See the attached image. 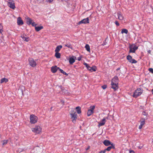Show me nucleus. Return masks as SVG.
<instances>
[{
	"mask_svg": "<svg viewBox=\"0 0 153 153\" xmlns=\"http://www.w3.org/2000/svg\"><path fill=\"white\" fill-rule=\"evenodd\" d=\"M71 119L72 122L75 123L77 119V115L74 110H71L70 113Z\"/></svg>",
	"mask_w": 153,
	"mask_h": 153,
	"instance_id": "nucleus-1",
	"label": "nucleus"
},
{
	"mask_svg": "<svg viewBox=\"0 0 153 153\" xmlns=\"http://www.w3.org/2000/svg\"><path fill=\"white\" fill-rule=\"evenodd\" d=\"M31 130L35 134H39L42 132V128L40 126L36 125L31 128Z\"/></svg>",
	"mask_w": 153,
	"mask_h": 153,
	"instance_id": "nucleus-2",
	"label": "nucleus"
},
{
	"mask_svg": "<svg viewBox=\"0 0 153 153\" xmlns=\"http://www.w3.org/2000/svg\"><path fill=\"white\" fill-rule=\"evenodd\" d=\"M143 90L139 88H137L134 92L133 97L135 98L137 97L138 96L140 95L142 93Z\"/></svg>",
	"mask_w": 153,
	"mask_h": 153,
	"instance_id": "nucleus-3",
	"label": "nucleus"
},
{
	"mask_svg": "<svg viewBox=\"0 0 153 153\" xmlns=\"http://www.w3.org/2000/svg\"><path fill=\"white\" fill-rule=\"evenodd\" d=\"M30 123L31 124H35L38 121V117L34 114L30 115Z\"/></svg>",
	"mask_w": 153,
	"mask_h": 153,
	"instance_id": "nucleus-4",
	"label": "nucleus"
},
{
	"mask_svg": "<svg viewBox=\"0 0 153 153\" xmlns=\"http://www.w3.org/2000/svg\"><path fill=\"white\" fill-rule=\"evenodd\" d=\"M7 2L8 5L10 8L13 9L15 8V3L14 0H8Z\"/></svg>",
	"mask_w": 153,
	"mask_h": 153,
	"instance_id": "nucleus-5",
	"label": "nucleus"
},
{
	"mask_svg": "<svg viewBox=\"0 0 153 153\" xmlns=\"http://www.w3.org/2000/svg\"><path fill=\"white\" fill-rule=\"evenodd\" d=\"M127 59L129 62L131 63H136L137 62V61L134 59H132V56L130 55H128L127 56Z\"/></svg>",
	"mask_w": 153,
	"mask_h": 153,
	"instance_id": "nucleus-6",
	"label": "nucleus"
},
{
	"mask_svg": "<svg viewBox=\"0 0 153 153\" xmlns=\"http://www.w3.org/2000/svg\"><path fill=\"white\" fill-rule=\"evenodd\" d=\"M29 61L30 65L32 67H34L36 66V63L33 59L31 58L29 59Z\"/></svg>",
	"mask_w": 153,
	"mask_h": 153,
	"instance_id": "nucleus-7",
	"label": "nucleus"
},
{
	"mask_svg": "<svg viewBox=\"0 0 153 153\" xmlns=\"http://www.w3.org/2000/svg\"><path fill=\"white\" fill-rule=\"evenodd\" d=\"M89 23V19L88 18H87L86 19H84L81 21H80L78 23L79 24H87Z\"/></svg>",
	"mask_w": 153,
	"mask_h": 153,
	"instance_id": "nucleus-8",
	"label": "nucleus"
},
{
	"mask_svg": "<svg viewBox=\"0 0 153 153\" xmlns=\"http://www.w3.org/2000/svg\"><path fill=\"white\" fill-rule=\"evenodd\" d=\"M76 59V57L74 56H72L69 59V62L70 64H72L75 62Z\"/></svg>",
	"mask_w": 153,
	"mask_h": 153,
	"instance_id": "nucleus-9",
	"label": "nucleus"
},
{
	"mask_svg": "<svg viewBox=\"0 0 153 153\" xmlns=\"http://www.w3.org/2000/svg\"><path fill=\"white\" fill-rule=\"evenodd\" d=\"M59 68L57 67L56 66H53L51 68V70L53 73H56L58 69L59 70Z\"/></svg>",
	"mask_w": 153,
	"mask_h": 153,
	"instance_id": "nucleus-10",
	"label": "nucleus"
},
{
	"mask_svg": "<svg viewBox=\"0 0 153 153\" xmlns=\"http://www.w3.org/2000/svg\"><path fill=\"white\" fill-rule=\"evenodd\" d=\"M118 84L111 82V85L112 88L113 89L114 91L116 90L118 88Z\"/></svg>",
	"mask_w": 153,
	"mask_h": 153,
	"instance_id": "nucleus-11",
	"label": "nucleus"
},
{
	"mask_svg": "<svg viewBox=\"0 0 153 153\" xmlns=\"http://www.w3.org/2000/svg\"><path fill=\"white\" fill-rule=\"evenodd\" d=\"M117 15L118 19L120 20H123L124 18L122 14L120 12H119L117 13Z\"/></svg>",
	"mask_w": 153,
	"mask_h": 153,
	"instance_id": "nucleus-12",
	"label": "nucleus"
},
{
	"mask_svg": "<svg viewBox=\"0 0 153 153\" xmlns=\"http://www.w3.org/2000/svg\"><path fill=\"white\" fill-rule=\"evenodd\" d=\"M147 118V117H145L144 118H141L140 120V124L143 126L145 124V120H146Z\"/></svg>",
	"mask_w": 153,
	"mask_h": 153,
	"instance_id": "nucleus-13",
	"label": "nucleus"
},
{
	"mask_svg": "<svg viewBox=\"0 0 153 153\" xmlns=\"http://www.w3.org/2000/svg\"><path fill=\"white\" fill-rule=\"evenodd\" d=\"M103 143L106 146H108L110 145H111L112 143L109 140H105L103 141Z\"/></svg>",
	"mask_w": 153,
	"mask_h": 153,
	"instance_id": "nucleus-14",
	"label": "nucleus"
},
{
	"mask_svg": "<svg viewBox=\"0 0 153 153\" xmlns=\"http://www.w3.org/2000/svg\"><path fill=\"white\" fill-rule=\"evenodd\" d=\"M27 23L28 25H30L32 23L33 20L29 17H27L26 18Z\"/></svg>",
	"mask_w": 153,
	"mask_h": 153,
	"instance_id": "nucleus-15",
	"label": "nucleus"
},
{
	"mask_svg": "<svg viewBox=\"0 0 153 153\" xmlns=\"http://www.w3.org/2000/svg\"><path fill=\"white\" fill-rule=\"evenodd\" d=\"M17 23L19 25H22L23 24V22L20 17L18 18Z\"/></svg>",
	"mask_w": 153,
	"mask_h": 153,
	"instance_id": "nucleus-16",
	"label": "nucleus"
},
{
	"mask_svg": "<svg viewBox=\"0 0 153 153\" xmlns=\"http://www.w3.org/2000/svg\"><path fill=\"white\" fill-rule=\"evenodd\" d=\"M118 77L117 76L114 77L112 79L111 82H113L114 83L118 84Z\"/></svg>",
	"mask_w": 153,
	"mask_h": 153,
	"instance_id": "nucleus-17",
	"label": "nucleus"
},
{
	"mask_svg": "<svg viewBox=\"0 0 153 153\" xmlns=\"http://www.w3.org/2000/svg\"><path fill=\"white\" fill-rule=\"evenodd\" d=\"M105 118H104L101 121V122L99 123L98 126H101L104 125L105 123Z\"/></svg>",
	"mask_w": 153,
	"mask_h": 153,
	"instance_id": "nucleus-18",
	"label": "nucleus"
},
{
	"mask_svg": "<svg viewBox=\"0 0 153 153\" xmlns=\"http://www.w3.org/2000/svg\"><path fill=\"white\" fill-rule=\"evenodd\" d=\"M111 149H115L114 145L113 143H112V144H111V146H109L108 147L107 149H106L105 150L107 151H109Z\"/></svg>",
	"mask_w": 153,
	"mask_h": 153,
	"instance_id": "nucleus-19",
	"label": "nucleus"
},
{
	"mask_svg": "<svg viewBox=\"0 0 153 153\" xmlns=\"http://www.w3.org/2000/svg\"><path fill=\"white\" fill-rule=\"evenodd\" d=\"M62 46L61 45L57 46L55 50V52H59L60 49L62 48Z\"/></svg>",
	"mask_w": 153,
	"mask_h": 153,
	"instance_id": "nucleus-20",
	"label": "nucleus"
},
{
	"mask_svg": "<svg viewBox=\"0 0 153 153\" xmlns=\"http://www.w3.org/2000/svg\"><path fill=\"white\" fill-rule=\"evenodd\" d=\"M23 40L26 42H28L29 40V37H25L24 35H22L21 36Z\"/></svg>",
	"mask_w": 153,
	"mask_h": 153,
	"instance_id": "nucleus-21",
	"label": "nucleus"
},
{
	"mask_svg": "<svg viewBox=\"0 0 153 153\" xmlns=\"http://www.w3.org/2000/svg\"><path fill=\"white\" fill-rule=\"evenodd\" d=\"M43 27L42 26H38L36 27V26L35 27V29L36 30V31H39L41 30L43 28Z\"/></svg>",
	"mask_w": 153,
	"mask_h": 153,
	"instance_id": "nucleus-22",
	"label": "nucleus"
},
{
	"mask_svg": "<svg viewBox=\"0 0 153 153\" xmlns=\"http://www.w3.org/2000/svg\"><path fill=\"white\" fill-rule=\"evenodd\" d=\"M8 81V79L5 78H4L1 79L0 83H2L3 82H7Z\"/></svg>",
	"mask_w": 153,
	"mask_h": 153,
	"instance_id": "nucleus-23",
	"label": "nucleus"
},
{
	"mask_svg": "<svg viewBox=\"0 0 153 153\" xmlns=\"http://www.w3.org/2000/svg\"><path fill=\"white\" fill-rule=\"evenodd\" d=\"M76 111L77 113L78 114H80L81 113V107L79 106H77L76 108Z\"/></svg>",
	"mask_w": 153,
	"mask_h": 153,
	"instance_id": "nucleus-24",
	"label": "nucleus"
},
{
	"mask_svg": "<svg viewBox=\"0 0 153 153\" xmlns=\"http://www.w3.org/2000/svg\"><path fill=\"white\" fill-rule=\"evenodd\" d=\"M94 113L93 111H92L91 110H88L87 112V114L88 116H90L91 115L93 114Z\"/></svg>",
	"mask_w": 153,
	"mask_h": 153,
	"instance_id": "nucleus-25",
	"label": "nucleus"
},
{
	"mask_svg": "<svg viewBox=\"0 0 153 153\" xmlns=\"http://www.w3.org/2000/svg\"><path fill=\"white\" fill-rule=\"evenodd\" d=\"M55 56L58 59L60 58L61 54L59 52H55Z\"/></svg>",
	"mask_w": 153,
	"mask_h": 153,
	"instance_id": "nucleus-26",
	"label": "nucleus"
},
{
	"mask_svg": "<svg viewBox=\"0 0 153 153\" xmlns=\"http://www.w3.org/2000/svg\"><path fill=\"white\" fill-rule=\"evenodd\" d=\"M97 69V68L96 66H93L90 68L91 70L90 71H96Z\"/></svg>",
	"mask_w": 153,
	"mask_h": 153,
	"instance_id": "nucleus-27",
	"label": "nucleus"
},
{
	"mask_svg": "<svg viewBox=\"0 0 153 153\" xmlns=\"http://www.w3.org/2000/svg\"><path fill=\"white\" fill-rule=\"evenodd\" d=\"M121 33H124L127 34L128 33V30L126 29H123L122 30Z\"/></svg>",
	"mask_w": 153,
	"mask_h": 153,
	"instance_id": "nucleus-28",
	"label": "nucleus"
},
{
	"mask_svg": "<svg viewBox=\"0 0 153 153\" xmlns=\"http://www.w3.org/2000/svg\"><path fill=\"white\" fill-rule=\"evenodd\" d=\"M8 140H2L1 141V142L2 143V144L3 145H5L8 143Z\"/></svg>",
	"mask_w": 153,
	"mask_h": 153,
	"instance_id": "nucleus-29",
	"label": "nucleus"
},
{
	"mask_svg": "<svg viewBox=\"0 0 153 153\" xmlns=\"http://www.w3.org/2000/svg\"><path fill=\"white\" fill-rule=\"evenodd\" d=\"M85 47L88 51L90 52V48L89 45L88 44H86L85 45Z\"/></svg>",
	"mask_w": 153,
	"mask_h": 153,
	"instance_id": "nucleus-30",
	"label": "nucleus"
},
{
	"mask_svg": "<svg viewBox=\"0 0 153 153\" xmlns=\"http://www.w3.org/2000/svg\"><path fill=\"white\" fill-rule=\"evenodd\" d=\"M59 70L61 73H62L65 75L66 76H68V74L67 73H66L62 69H61L60 68Z\"/></svg>",
	"mask_w": 153,
	"mask_h": 153,
	"instance_id": "nucleus-31",
	"label": "nucleus"
},
{
	"mask_svg": "<svg viewBox=\"0 0 153 153\" xmlns=\"http://www.w3.org/2000/svg\"><path fill=\"white\" fill-rule=\"evenodd\" d=\"M130 50L129 51V53H135V50L134 48H132L131 47H130Z\"/></svg>",
	"mask_w": 153,
	"mask_h": 153,
	"instance_id": "nucleus-32",
	"label": "nucleus"
},
{
	"mask_svg": "<svg viewBox=\"0 0 153 153\" xmlns=\"http://www.w3.org/2000/svg\"><path fill=\"white\" fill-rule=\"evenodd\" d=\"M3 26L0 23V32L1 33L3 31Z\"/></svg>",
	"mask_w": 153,
	"mask_h": 153,
	"instance_id": "nucleus-33",
	"label": "nucleus"
},
{
	"mask_svg": "<svg viewBox=\"0 0 153 153\" xmlns=\"http://www.w3.org/2000/svg\"><path fill=\"white\" fill-rule=\"evenodd\" d=\"M95 108V106L94 105L91 106L90 107V109L89 110H91L92 111H93V110Z\"/></svg>",
	"mask_w": 153,
	"mask_h": 153,
	"instance_id": "nucleus-34",
	"label": "nucleus"
},
{
	"mask_svg": "<svg viewBox=\"0 0 153 153\" xmlns=\"http://www.w3.org/2000/svg\"><path fill=\"white\" fill-rule=\"evenodd\" d=\"M31 25L33 26H34V27H35L37 25V24H36L34 22H33H33H32V23L31 24Z\"/></svg>",
	"mask_w": 153,
	"mask_h": 153,
	"instance_id": "nucleus-35",
	"label": "nucleus"
},
{
	"mask_svg": "<svg viewBox=\"0 0 153 153\" xmlns=\"http://www.w3.org/2000/svg\"><path fill=\"white\" fill-rule=\"evenodd\" d=\"M148 70L152 74H153V68H150L148 69Z\"/></svg>",
	"mask_w": 153,
	"mask_h": 153,
	"instance_id": "nucleus-36",
	"label": "nucleus"
},
{
	"mask_svg": "<svg viewBox=\"0 0 153 153\" xmlns=\"http://www.w3.org/2000/svg\"><path fill=\"white\" fill-rule=\"evenodd\" d=\"M106 150L105 149L103 150H102L99 152V153H105L106 152Z\"/></svg>",
	"mask_w": 153,
	"mask_h": 153,
	"instance_id": "nucleus-37",
	"label": "nucleus"
},
{
	"mask_svg": "<svg viewBox=\"0 0 153 153\" xmlns=\"http://www.w3.org/2000/svg\"><path fill=\"white\" fill-rule=\"evenodd\" d=\"M65 46H66V47H68V48H70L71 49H72V46L71 45H69L67 44V45H65Z\"/></svg>",
	"mask_w": 153,
	"mask_h": 153,
	"instance_id": "nucleus-38",
	"label": "nucleus"
},
{
	"mask_svg": "<svg viewBox=\"0 0 153 153\" xmlns=\"http://www.w3.org/2000/svg\"><path fill=\"white\" fill-rule=\"evenodd\" d=\"M107 86L106 85H104L102 86V87L103 89H105L107 88Z\"/></svg>",
	"mask_w": 153,
	"mask_h": 153,
	"instance_id": "nucleus-39",
	"label": "nucleus"
},
{
	"mask_svg": "<svg viewBox=\"0 0 153 153\" xmlns=\"http://www.w3.org/2000/svg\"><path fill=\"white\" fill-rule=\"evenodd\" d=\"M107 39V38H106V39H105V40H104V42H103V43L102 44V45H106L107 44V42H106V40Z\"/></svg>",
	"mask_w": 153,
	"mask_h": 153,
	"instance_id": "nucleus-40",
	"label": "nucleus"
},
{
	"mask_svg": "<svg viewBox=\"0 0 153 153\" xmlns=\"http://www.w3.org/2000/svg\"><path fill=\"white\" fill-rule=\"evenodd\" d=\"M115 24L117 26H119L120 25L119 23H118V22L117 21H116L115 22Z\"/></svg>",
	"mask_w": 153,
	"mask_h": 153,
	"instance_id": "nucleus-41",
	"label": "nucleus"
},
{
	"mask_svg": "<svg viewBox=\"0 0 153 153\" xmlns=\"http://www.w3.org/2000/svg\"><path fill=\"white\" fill-rule=\"evenodd\" d=\"M142 114L146 116L147 115V114H146V113L145 111H144L143 112Z\"/></svg>",
	"mask_w": 153,
	"mask_h": 153,
	"instance_id": "nucleus-42",
	"label": "nucleus"
},
{
	"mask_svg": "<svg viewBox=\"0 0 153 153\" xmlns=\"http://www.w3.org/2000/svg\"><path fill=\"white\" fill-rule=\"evenodd\" d=\"M84 64L85 66L87 68L88 67L89 65L86 63H84Z\"/></svg>",
	"mask_w": 153,
	"mask_h": 153,
	"instance_id": "nucleus-43",
	"label": "nucleus"
},
{
	"mask_svg": "<svg viewBox=\"0 0 153 153\" xmlns=\"http://www.w3.org/2000/svg\"><path fill=\"white\" fill-rule=\"evenodd\" d=\"M129 153H135V152L132 150H130L129 151Z\"/></svg>",
	"mask_w": 153,
	"mask_h": 153,
	"instance_id": "nucleus-44",
	"label": "nucleus"
},
{
	"mask_svg": "<svg viewBox=\"0 0 153 153\" xmlns=\"http://www.w3.org/2000/svg\"><path fill=\"white\" fill-rule=\"evenodd\" d=\"M143 126L141 125L140 124V125L139 126V129H141L142 128V126Z\"/></svg>",
	"mask_w": 153,
	"mask_h": 153,
	"instance_id": "nucleus-45",
	"label": "nucleus"
},
{
	"mask_svg": "<svg viewBox=\"0 0 153 153\" xmlns=\"http://www.w3.org/2000/svg\"><path fill=\"white\" fill-rule=\"evenodd\" d=\"M87 68L89 70V71H90L91 70L90 69V68H91V67H90L89 65L88 66V67Z\"/></svg>",
	"mask_w": 153,
	"mask_h": 153,
	"instance_id": "nucleus-46",
	"label": "nucleus"
},
{
	"mask_svg": "<svg viewBox=\"0 0 153 153\" xmlns=\"http://www.w3.org/2000/svg\"><path fill=\"white\" fill-rule=\"evenodd\" d=\"M81 57H78L77 58V60L78 61H80L81 60Z\"/></svg>",
	"mask_w": 153,
	"mask_h": 153,
	"instance_id": "nucleus-47",
	"label": "nucleus"
},
{
	"mask_svg": "<svg viewBox=\"0 0 153 153\" xmlns=\"http://www.w3.org/2000/svg\"><path fill=\"white\" fill-rule=\"evenodd\" d=\"M133 48H134V49L135 50V51L137 49V47H136L135 46H134L133 47Z\"/></svg>",
	"mask_w": 153,
	"mask_h": 153,
	"instance_id": "nucleus-48",
	"label": "nucleus"
},
{
	"mask_svg": "<svg viewBox=\"0 0 153 153\" xmlns=\"http://www.w3.org/2000/svg\"><path fill=\"white\" fill-rule=\"evenodd\" d=\"M142 147H143L142 146H139L138 147V148L140 149H141L142 148Z\"/></svg>",
	"mask_w": 153,
	"mask_h": 153,
	"instance_id": "nucleus-49",
	"label": "nucleus"
},
{
	"mask_svg": "<svg viewBox=\"0 0 153 153\" xmlns=\"http://www.w3.org/2000/svg\"><path fill=\"white\" fill-rule=\"evenodd\" d=\"M90 148V146H88L87 148L86 149V150H88V149H89Z\"/></svg>",
	"mask_w": 153,
	"mask_h": 153,
	"instance_id": "nucleus-50",
	"label": "nucleus"
},
{
	"mask_svg": "<svg viewBox=\"0 0 153 153\" xmlns=\"http://www.w3.org/2000/svg\"><path fill=\"white\" fill-rule=\"evenodd\" d=\"M148 52L149 53H150L151 52V51L150 50H149V51H148Z\"/></svg>",
	"mask_w": 153,
	"mask_h": 153,
	"instance_id": "nucleus-51",
	"label": "nucleus"
},
{
	"mask_svg": "<svg viewBox=\"0 0 153 153\" xmlns=\"http://www.w3.org/2000/svg\"><path fill=\"white\" fill-rule=\"evenodd\" d=\"M152 94H153V89L152 90Z\"/></svg>",
	"mask_w": 153,
	"mask_h": 153,
	"instance_id": "nucleus-52",
	"label": "nucleus"
},
{
	"mask_svg": "<svg viewBox=\"0 0 153 153\" xmlns=\"http://www.w3.org/2000/svg\"><path fill=\"white\" fill-rule=\"evenodd\" d=\"M120 69V68H118L117 69V70H119Z\"/></svg>",
	"mask_w": 153,
	"mask_h": 153,
	"instance_id": "nucleus-53",
	"label": "nucleus"
},
{
	"mask_svg": "<svg viewBox=\"0 0 153 153\" xmlns=\"http://www.w3.org/2000/svg\"><path fill=\"white\" fill-rule=\"evenodd\" d=\"M52 107H51V110H52Z\"/></svg>",
	"mask_w": 153,
	"mask_h": 153,
	"instance_id": "nucleus-54",
	"label": "nucleus"
},
{
	"mask_svg": "<svg viewBox=\"0 0 153 153\" xmlns=\"http://www.w3.org/2000/svg\"><path fill=\"white\" fill-rule=\"evenodd\" d=\"M106 119H108V117H106Z\"/></svg>",
	"mask_w": 153,
	"mask_h": 153,
	"instance_id": "nucleus-55",
	"label": "nucleus"
}]
</instances>
